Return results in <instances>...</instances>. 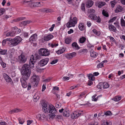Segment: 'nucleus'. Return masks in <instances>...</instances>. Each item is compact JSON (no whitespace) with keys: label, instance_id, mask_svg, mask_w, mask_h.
I'll return each mask as SVG.
<instances>
[{"label":"nucleus","instance_id":"46","mask_svg":"<svg viewBox=\"0 0 125 125\" xmlns=\"http://www.w3.org/2000/svg\"><path fill=\"white\" fill-rule=\"evenodd\" d=\"M97 95L95 94H94L92 97V100L93 101H97L98 97L95 98L96 96Z\"/></svg>","mask_w":125,"mask_h":125},{"label":"nucleus","instance_id":"13","mask_svg":"<svg viewBox=\"0 0 125 125\" xmlns=\"http://www.w3.org/2000/svg\"><path fill=\"white\" fill-rule=\"evenodd\" d=\"M28 79L24 78H23V76H22V78L20 80L21 83L22 85L23 88H26L28 84H27L25 80Z\"/></svg>","mask_w":125,"mask_h":125},{"label":"nucleus","instance_id":"5","mask_svg":"<svg viewBox=\"0 0 125 125\" xmlns=\"http://www.w3.org/2000/svg\"><path fill=\"white\" fill-rule=\"evenodd\" d=\"M39 80V77L38 76L33 75L32 76L30 80L34 86H37L38 84Z\"/></svg>","mask_w":125,"mask_h":125},{"label":"nucleus","instance_id":"17","mask_svg":"<svg viewBox=\"0 0 125 125\" xmlns=\"http://www.w3.org/2000/svg\"><path fill=\"white\" fill-rule=\"evenodd\" d=\"M14 50L13 48H12V50H10V52L9 56L10 58L12 60H14L15 56L14 55Z\"/></svg>","mask_w":125,"mask_h":125},{"label":"nucleus","instance_id":"42","mask_svg":"<svg viewBox=\"0 0 125 125\" xmlns=\"http://www.w3.org/2000/svg\"><path fill=\"white\" fill-rule=\"evenodd\" d=\"M103 86L104 89L107 88L109 87V85L107 83H103Z\"/></svg>","mask_w":125,"mask_h":125},{"label":"nucleus","instance_id":"9","mask_svg":"<svg viewBox=\"0 0 125 125\" xmlns=\"http://www.w3.org/2000/svg\"><path fill=\"white\" fill-rule=\"evenodd\" d=\"M88 17L94 20H96V22L98 23H100L101 21V19L100 17H97L95 15L93 14H90L88 16Z\"/></svg>","mask_w":125,"mask_h":125},{"label":"nucleus","instance_id":"7","mask_svg":"<svg viewBox=\"0 0 125 125\" xmlns=\"http://www.w3.org/2000/svg\"><path fill=\"white\" fill-rule=\"evenodd\" d=\"M27 57L24 54L21 53L18 57V60L20 63H24L27 61Z\"/></svg>","mask_w":125,"mask_h":125},{"label":"nucleus","instance_id":"15","mask_svg":"<svg viewBox=\"0 0 125 125\" xmlns=\"http://www.w3.org/2000/svg\"><path fill=\"white\" fill-rule=\"evenodd\" d=\"M54 37L51 34H50L47 36H44L43 37L44 40L47 41L51 40Z\"/></svg>","mask_w":125,"mask_h":125},{"label":"nucleus","instance_id":"52","mask_svg":"<svg viewBox=\"0 0 125 125\" xmlns=\"http://www.w3.org/2000/svg\"><path fill=\"white\" fill-rule=\"evenodd\" d=\"M105 115H111V113L110 111H108L106 112L104 114Z\"/></svg>","mask_w":125,"mask_h":125},{"label":"nucleus","instance_id":"40","mask_svg":"<svg viewBox=\"0 0 125 125\" xmlns=\"http://www.w3.org/2000/svg\"><path fill=\"white\" fill-rule=\"evenodd\" d=\"M104 63V61H102L101 63L98 65L97 66V68H101L104 67L103 64Z\"/></svg>","mask_w":125,"mask_h":125},{"label":"nucleus","instance_id":"22","mask_svg":"<svg viewBox=\"0 0 125 125\" xmlns=\"http://www.w3.org/2000/svg\"><path fill=\"white\" fill-rule=\"evenodd\" d=\"M40 94L38 92L36 93L33 96L34 101L36 102L40 98Z\"/></svg>","mask_w":125,"mask_h":125},{"label":"nucleus","instance_id":"18","mask_svg":"<svg viewBox=\"0 0 125 125\" xmlns=\"http://www.w3.org/2000/svg\"><path fill=\"white\" fill-rule=\"evenodd\" d=\"M3 76L4 79L6 82L9 83L10 82L12 81V80L5 73H4L3 74Z\"/></svg>","mask_w":125,"mask_h":125},{"label":"nucleus","instance_id":"28","mask_svg":"<svg viewBox=\"0 0 125 125\" xmlns=\"http://www.w3.org/2000/svg\"><path fill=\"white\" fill-rule=\"evenodd\" d=\"M20 109L17 108L14 109L9 111V113L10 114H12L13 113H17L20 111Z\"/></svg>","mask_w":125,"mask_h":125},{"label":"nucleus","instance_id":"16","mask_svg":"<svg viewBox=\"0 0 125 125\" xmlns=\"http://www.w3.org/2000/svg\"><path fill=\"white\" fill-rule=\"evenodd\" d=\"M37 35L36 33L32 35L29 38L30 41H35L37 39Z\"/></svg>","mask_w":125,"mask_h":125},{"label":"nucleus","instance_id":"47","mask_svg":"<svg viewBox=\"0 0 125 125\" xmlns=\"http://www.w3.org/2000/svg\"><path fill=\"white\" fill-rule=\"evenodd\" d=\"M116 17H114L112 19H110L108 21V22L110 23L111 22H113L116 19Z\"/></svg>","mask_w":125,"mask_h":125},{"label":"nucleus","instance_id":"1","mask_svg":"<svg viewBox=\"0 0 125 125\" xmlns=\"http://www.w3.org/2000/svg\"><path fill=\"white\" fill-rule=\"evenodd\" d=\"M22 40L21 38L19 36H16L13 39L10 38H7L3 40L2 45L4 46L7 43L10 46H15L19 44Z\"/></svg>","mask_w":125,"mask_h":125},{"label":"nucleus","instance_id":"49","mask_svg":"<svg viewBox=\"0 0 125 125\" xmlns=\"http://www.w3.org/2000/svg\"><path fill=\"white\" fill-rule=\"evenodd\" d=\"M0 61H1V62L0 61V63L2 67L3 68L5 67L6 65V64L3 62L2 60H0Z\"/></svg>","mask_w":125,"mask_h":125},{"label":"nucleus","instance_id":"30","mask_svg":"<svg viewBox=\"0 0 125 125\" xmlns=\"http://www.w3.org/2000/svg\"><path fill=\"white\" fill-rule=\"evenodd\" d=\"M88 52V50L86 49H82L78 51V53H82L83 54H85Z\"/></svg>","mask_w":125,"mask_h":125},{"label":"nucleus","instance_id":"24","mask_svg":"<svg viewBox=\"0 0 125 125\" xmlns=\"http://www.w3.org/2000/svg\"><path fill=\"white\" fill-rule=\"evenodd\" d=\"M98 54L96 52L93 50H91L90 51V55L91 57L95 58L97 56Z\"/></svg>","mask_w":125,"mask_h":125},{"label":"nucleus","instance_id":"3","mask_svg":"<svg viewBox=\"0 0 125 125\" xmlns=\"http://www.w3.org/2000/svg\"><path fill=\"white\" fill-rule=\"evenodd\" d=\"M40 55V54H36L35 55V59L33 55H31L29 61V64L31 68L34 67V64L36 62V60L41 58V56Z\"/></svg>","mask_w":125,"mask_h":125},{"label":"nucleus","instance_id":"26","mask_svg":"<svg viewBox=\"0 0 125 125\" xmlns=\"http://www.w3.org/2000/svg\"><path fill=\"white\" fill-rule=\"evenodd\" d=\"M65 51V49L64 47H62L61 49H60L56 51L57 53L58 54H60L62 53Z\"/></svg>","mask_w":125,"mask_h":125},{"label":"nucleus","instance_id":"44","mask_svg":"<svg viewBox=\"0 0 125 125\" xmlns=\"http://www.w3.org/2000/svg\"><path fill=\"white\" fill-rule=\"evenodd\" d=\"M6 51V50H3L1 49H0V54L3 55L5 54Z\"/></svg>","mask_w":125,"mask_h":125},{"label":"nucleus","instance_id":"45","mask_svg":"<svg viewBox=\"0 0 125 125\" xmlns=\"http://www.w3.org/2000/svg\"><path fill=\"white\" fill-rule=\"evenodd\" d=\"M81 10L83 11L85 10V4L84 3H82L81 5Z\"/></svg>","mask_w":125,"mask_h":125},{"label":"nucleus","instance_id":"51","mask_svg":"<svg viewBox=\"0 0 125 125\" xmlns=\"http://www.w3.org/2000/svg\"><path fill=\"white\" fill-rule=\"evenodd\" d=\"M25 18L24 17H21L17 18V21H22V20L25 19Z\"/></svg>","mask_w":125,"mask_h":125},{"label":"nucleus","instance_id":"53","mask_svg":"<svg viewBox=\"0 0 125 125\" xmlns=\"http://www.w3.org/2000/svg\"><path fill=\"white\" fill-rule=\"evenodd\" d=\"M58 61V60L57 59L55 60L52 61L50 63L52 64H54L56 63Z\"/></svg>","mask_w":125,"mask_h":125},{"label":"nucleus","instance_id":"12","mask_svg":"<svg viewBox=\"0 0 125 125\" xmlns=\"http://www.w3.org/2000/svg\"><path fill=\"white\" fill-rule=\"evenodd\" d=\"M57 112V111L55 107L53 105L52 106L51 109L49 110V113H51L52 114L51 115L52 116V117H54L55 116V115L54 114L56 113Z\"/></svg>","mask_w":125,"mask_h":125},{"label":"nucleus","instance_id":"10","mask_svg":"<svg viewBox=\"0 0 125 125\" xmlns=\"http://www.w3.org/2000/svg\"><path fill=\"white\" fill-rule=\"evenodd\" d=\"M76 53L75 52H73L71 53H68L65 54L64 56L67 59L70 60L72 59L73 57L76 56Z\"/></svg>","mask_w":125,"mask_h":125},{"label":"nucleus","instance_id":"20","mask_svg":"<svg viewBox=\"0 0 125 125\" xmlns=\"http://www.w3.org/2000/svg\"><path fill=\"white\" fill-rule=\"evenodd\" d=\"M78 28L81 31L85 30V27L84 25V24L82 23H80L79 25Z\"/></svg>","mask_w":125,"mask_h":125},{"label":"nucleus","instance_id":"43","mask_svg":"<svg viewBox=\"0 0 125 125\" xmlns=\"http://www.w3.org/2000/svg\"><path fill=\"white\" fill-rule=\"evenodd\" d=\"M116 2L115 0L111 1L110 2V3L112 8H113L115 6V5L116 4Z\"/></svg>","mask_w":125,"mask_h":125},{"label":"nucleus","instance_id":"57","mask_svg":"<svg viewBox=\"0 0 125 125\" xmlns=\"http://www.w3.org/2000/svg\"><path fill=\"white\" fill-rule=\"evenodd\" d=\"M98 124L97 122L91 123L89 124V125H98Z\"/></svg>","mask_w":125,"mask_h":125},{"label":"nucleus","instance_id":"59","mask_svg":"<svg viewBox=\"0 0 125 125\" xmlns=\"http://www.w3.org/2000/svg\"><path fill=\"white\" fill-rule=\"evenodd\" d=\"M38 7H40L43 5V2H38Z\"/></svg>","mask_w":125,"mask_h":125},{"label":"nucleus","instance_id":"32","mask_svg":"<svg viewBox=\"0 0 125 125\" xmlns=\"http://www.w3.org/2000/svg\"><path fill=\"white\" fill-rule=\"evenodd\" d=\"M121 99V97L118 96H116L113 98L112 100L115 101H118Z\"/></svg>","mask_w":125,"mask_h":125},{"label":"nucleus","instance_id":"8","mask_svg":"<svg viewBox=\"0 0 125 125\" xmlns=\"http://www.w3.org/2000/svg\"><path fill=\"white\" fill-rule=\"evenodd\" d=\"M39 54L42 56H48L50 54L48 50L44 48L43 49H41L39 50Z\"/></svg>","mask_w":125,"mask_h":125},{"label":"nucleus","instance_id":"54","mask_svg":"<svg viewBox=\"0 0 125 125\" xmlns=\"http://www.w3.org/2000/svg\"><path fill=\"white\" fill-rule=\"evenodd\" d=\"M72 45L73 47H79L77 43L75 42H74L73 43Z\"/></svg>","mask_w":125,"mask_h":125},{"label":"nucleus","instance_id":"14","mask_svg":"<svg viewBox=\"0 0 125 125\" xmlns=\"http://www.w3.org/2000/svg\"><path fill=\"white\" fill-rule=\"evenodd\" d=\"M81 114L78 112H75L73 113L71 115V117L72 119H76Z\"/></svg>","mask_w":125,"mask_h":125},{"label":"nucleus","instance_id":"63","mask_svg":"<svg viewBox=\"0 0 125 125\" xmlns=\"http://www.w3.org/2000/svg\"><path fill=\"white\" fill-rule=\"evenodd\" d=\"M46 88L45 87V86L44 85V84H43L42 86V92L44 91L45 89H46Z\"/></svg>","mask_w":125,"mask_h":125},{"label":"nucleus","instance_id":"60","mask_svg":"<svg viewBox=\"0 0 125 125\" xmlns=\"http://www.w3.org/2000/svg\"><path fill=\"white\" fill-rule=\"evenodd\" d=\"M52 10L49 8H46V13L50 12L52 11Z\"/></svg>","mask_w":125,"mask_h":125},{"label":"nucleus","instance_id":"31","mask_svg":"<svg viewBox=\"0 0 125 125\" xmlns=\"http://www.w3.org/2000/svg\"><path fill=\"white\" fill-rule=\"evenodd\" d=\"M14 30L16 34L20 33L21 31L20 29H18L16 27L14 28Z\"/></svg>","mask_w":125,"mask_h":125},{"label":"nucleus","instance_id":"61","mask_svg":"<svg viewBox=\"0 0 125 125\" xmlns=\"http://www.w3.org/2000/svg\"><path fill=\"white\" fill-rule=\"evenodd\" d=\"M28 86L27 90H30L31 88V85L30 83H29L28 85Z\"/></svg>","mask_w":125,"mask_h":125},{"label":"nucleus","instance_id":"37","mask_svg":"<svg viewBox=\"0 0 125 125\" xmlns=\"http://www.w3.org/2000/svg\"><path fill=\"white\" fill-rule=\"evenodd\" d=\"M121 24L122 27L125 26V21L123 18H121Z\"/></svg>","mask_w":125,"mask_h":125},{"label":"nucleus","instance_id":"50","mask_svg":"<svg viewBox=\"0 0 125 125\" xmlns=\"http://www.w3.org/2000/svg\"><path fill=\"white\" fill-rule=\"evenodd\" d=\"M5 10V9L4 8L0 9V13H1V14H0V16H1L3 14Z\"/></svg>","mask_w":125,"mask_h":125},{"label":"nucleus","instance_id":"2","mask_svg":"<svg viewBox=\"0 0 125 125\" xmlns=\"http://www.w3.org/2000/svg\"><path fill=\"white\" fill-rule=\"evenodd\" d=\"M30 67L31 68V66L27 64H25L23 65L21 69V73L22 74L23 78L26 79H28L30 76L31 73V70Z\"/></svg>","mask_w":125,"mask_h":125},{"label":"nucleus","instance_id":"11","mask_svg":"<svg viewBox=\"0 0 125 125\" xmlns=\"http://www.w3.org/2000/svg\"><path fill=\"white\" fill-rule=\"evenodd\" d=\"M49 60L48 58H45L41 60L38 62V64L39 65L41 66H43L47 64Z\"/></svg>","mask_w":125,"mask_h":125},{"label":"nucleus","instance_id":"64","mask_svg":"<svg viewBox=\"0 0 125 125\" xmlns=\"http://www.w3.org/2000/svg\"><path fill=\"white\" fill-rule=\"evenodd\" d=\"M6 123L5 122H0V125H5Z\"/></svg>","mask_w":125,"mask_h":125},{"label":"nucleus","instance_id":"35","mask_svg":"<svg viewBox=\"0 0 125 125\" xmlns=\"http://www.w3.org/2000/svg\"><path fill=\"white\" fill-rule=\"evenodd\" d=\"M86 38L83 37L80 38L79 40V42L81 43H83L85 41Z\"/></svg>","mask_w":125,"mask_h":125},{"label":"nucleus","instance_id":"34","mask_svg":"<svg viewBox=\"0 0 125 125\" xmlns=\"http://www.w3.org/2000/svg\"><path fill=\"white\" fill-rule=\"evenodd\" d=\"M103 84L104 83L103 82H101L100 83H99L97 86V88L100 89H102L103 88H104Z\"/></svg>","mask_w":125,"mask_h":125},{"label":"nucleus","instance_id":"62","mask_svg":"<svg viewBox=\"0 0 125 125\" xmlns=\"http://www.w3.org/2000/svg\"><path fill=\"white\" fill-rule=\"evenodd\" d=\"M73 31L72 29H70V30L68 31V34H70L73 32Z\"/></svg>","mask_w":125,"mask_h":125},{"label":"nucleus","instance_id":"41","mask_svg":"<svg viewBox=\"0 0 125 125\" xmlns=\"http://www.w3.org/2000/svg\"><path fill=\"white\" fill-rule=\"evenodd\" d=\"M46 117L45 115L43 114H41L40 115L39 119L42 120H44Z\"/></svg>","mask_w":125,"mask_h":125},{"label":"nucleus","instance_id":"6","mask_svg":"<svg viewBox=\"0 0 125 125\" xmlns=\"http://www.w3.org/2000/svg\"><path fill=\"white\" fill-rule=\"evenodd\" d=\"M52 106V105H50L47 103H44L42 107L43 111L45 113H49V110L51 109Z\"/></svg>","mask_w":125,"mask_h":125},{"label":"nucleus","instance_id":"29","mask_svg":"<svg viewBox=\"0 0 125 125\" xmlns=\"http://www.w3.org/2000/svg\"><path fill=\"white\" fill-rule=\"evenodd\" d=\"M89 80L94 81V75L91 74H90L88 75Z\"/></svg>","mask_w":125,"mask_h":125},{"label":"nucleus","instance_id":"36","mask_svg":"<svg viewBox=\"0 0 125 125\" xmlns=\"http://www.w3.org/2000/svg\"><path fill=\"white\" fill-rule=\"evenodd\" d=\"M102 14L104 16L106 17H108L109 16V14L107 12L104 10H102Z\"/></svg>","mask_w":125,"mask_h":125},{"label":"nucleus","instance_id":"39","mask_svg":"<svg viewBox=\"0 0 125 125\" xmlns=\"http://www.w3.org/2000/svg\"><path fill=\"white\" fill-rule=\"evenodd\" d=\"M71 41V40L69 38H66L65 40V42L67 44H69Z\"/></svg>","mask_w":125,"mask_h":125},{"label":"nucleus","instance_id":"25","mask_svg":"<svg viewBox=\"0 0 125 125\" xmlns=\"http://www.w3.org/2000/svg\"><path fill=\"white\" fill-rule=\"evenodd\" d=\"M106 4V3L104 2L101 1L99 2L97 4V6L99 8H100L104 6Z\"/></svg>","mask_w":125,"mask_h":125},{"label":"nucleus","instance_id":"23","mask_svg":"<svg viewBox=\"0 0 125 125\" xmlns=\"http://www.w3.org/2000/svg\"><path fill=\"white\" fill-rule=\"evenodd\" d=\"M70 111L68 109H66L63 113V116L65 117H68L70 115Z\"/></svg>","mask_w":125,"mask_h":125},{"label":"nucleus","instance_id":"21","mask_svg":"<svg viewBox=\"0 0 125 125\" xmlns=\"http://www.w3.org/2000/svg\"><path fill=\"white\" fill-rule=\"evenodd\" d=\"M108 28L110 30L113 32H116L117 31L116 27L112 24L109 25Z\"/></svg>","mask_w":125,"mask_h":125},{"label":"nucleus","instance_id":"33","mask_svg":"<svg viewBox=\"0 0 125 125\" xmlns=\"http://www.w3.org/2000/svg\"><path fill=\"white\" fill-rule=\"evenodd\" d=\"M31 7H38V2H31Z\"/></svg>","mask_w":125,"mask_h":125},{"label":"nucleus","instance_id":"4","mask_svg":"<svg viewBox=\"0 0 125 125\" xmlns=\"http://www.w3.org/2000/svg\"><path fill=\"white\" fill-rule=\"evenodd\" d=\"M77 22V18L75 17H73L72 19L70 17V20L67 23L66 26L68 28H70L72 26L74 27L75 26V24H76Z\"/></svg>","mask_w":125,"mask_h":125},{"label":"nucleus","instance_id":"19","mask_svg":"<svg viewBox=\"0 0 125 125\" xmlns=\"http://www.w3.org/2000/svg\"><path fill=\"white\" fill-rule=\"evenodd\" d=\"M94 3L93 1L91 0H88L86 3V6L87 7L90 8L91 7Z\"/></svg>","mask_w":125,"mask_h":125},{"label":"nucleus","instance_id":"55","mask_svg":"<svg viewBox=\"0 0 125 125\" xmlns=\"http://www.w3.org/2000/svg\"><path fill=\"white\" fill-rule=\"evenodd\" d=\"M15 33V31H14V30L12 32H10V36L11 37H13L15 36V34H16V33Z\"/></svg>","mask_w":125,"mask_h":125},{"label":"nucleus","instance_id":"58","mask_svg":"<svg viewBox=\"0 0 125 125\" xmlns=\"http://www.w3.org/2000/svg\"><path fill=\"white\" fill-rule=\"evenodd\" d=\"M70 78L69 77L64 76L63 77V79L64 81H67Z\"/></svg>","mask_w":125,"mask_h":125},{"label":"nucleus","instance_id":"27","mask_svg":"<svg viewBox=\"0 0 125 125\" xmlns=\"http://www.w3.org/2000/svg\"><path fill=\"white\" fill-rule=\"evenodd\" d=\"M111 124L112 123L110 121H104L102 123V125H111Z\"/></svg>","mask_w":125,"mask_h":125},{"label":"nucleus","instance_id":"56","mask_svg":"<svg viewBox=\"0 0 125 125\" xmlns=\"http://www.w3.org/2000/svg\"><path fill=\"white\" fill-rule=\"evenodd\" d=\"M92 81V80H89L87 83L88 85L89 86L93 84Z\"/></svg>","mask_w":125,"mask_h":125},{"label":"nucleus","instance_id":"38","mask_svg":"<svg viewBox=\"0 0 125 125\" xmlns=\"http://www.w3.org/2000/svg\"><path fill=\"white\" fill-rule=\"evenodd\" d=\"M31 21H22L21 22L22 24L24 26H25L27 23H29Z\"/></svg>","mask_w":125,"mask_h":125},{"label":"nucleus","instance_id":"48","mask_svg":"<svg viewBox=\"0 0 125 125\" xmlns=\"http://www.w3.org/2000/svg\"><path fill=\"white\" fill-rule=\"evenodd\" d=\"M18 120L19 121V124H22L24 122L23 119H20V118L18 119Z\"/></svg>","mask_w":125,"mask_h":125}]
</instances>
